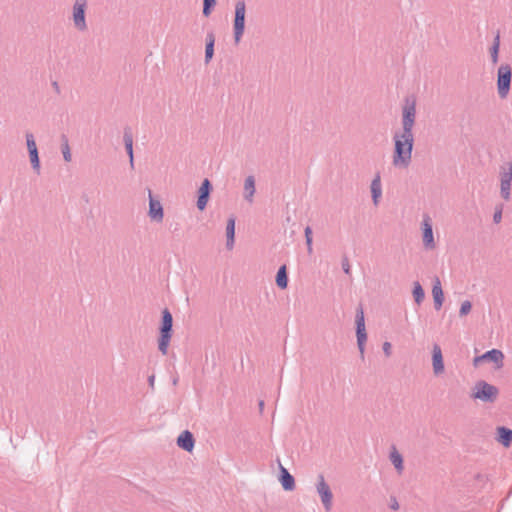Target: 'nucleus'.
Wrapping results in <instances>:
<instances>
[{"label":"nucleus","mask_w":512,"mask_h":512,"mask_svg":"<svg viewBox=\"0 0 512 512\" xmlns=\"http://www.w3.org/2000/svg\"><path fill=\"white\" fill-rule=\"evenodd\" d=\"M276 284L281 289H285L288 286V275L285 265L281 266L277 271Z\"/></svg>","instance_id":"25"},{"label":"nucleus","mask_w":512,"mask_h":512,"mask_svg":"<svg viewBox=\"0 0 512 512\" xmlns=\"http://www.w3.org/2000/svg\"><path fill=\"white\" fill-rule=\"evenodd\" d=\"M52 85H53V87L55 88V90H56L57 92H59V85H58V83H57L56 81H54V82L52 83Z\"/></svg>","instance_id":"41"},{"label":"nucleus","mask_w":512,"mask_h":512,"mask_svg":"<svg viewBox=\"0 0 512 512\" xmlns=\"http://www.w3.org/2000/svg\"><path fill=\"white\" fill-rule=\"evenodd\" d=\"M499 389L484 381H477L472 389L471 398L478 399L484 403H493L496 401Z\"/></svg>","instance_id":"3"},{"label":"nucleus","mask_w":512,"mask_h":512,"mask_svg":"<svg viewBox=\"0 0 512 512\" xmlns=\"http://www.w3.org/2000/svg\"><path fill=\"white\" fill-rule=\"evenodd\" d=\"M416 121V99L408 96L402 107V130L393 136L394 152L392 163L395 167L407 168L412 159L414 145L413 127Z\"/></svg>","instance_id":"1"},{"label":"nucleus","mask_w":512,"mask_h":512,"mask_svg":"<svg viewBox=\"0 0 512 512\" xmlns=\"http://www.w3.org/2000/svg\"><path fill=\"white\" fill-rule=\"evenodd\" d=\"M305 240H306V245H307V252H308V254H312V252H313L312 238H305Z\"/></svg>","instance_id":"37"},{"label":"nucleus","mask_w":512,"mask_h":512,"mask_svg":"<svg viewBox=\"0 0 512 512\" xmlns=\"http://www.w3.org/2000/svg\"><path fill=\"white\" fill-rule=\"evenodd\" d=\"M88 0H75L72 6V21L75 29L79 32H85L88 29L86 21V10Z\"/></svg>","instance_id":"6"},{"label":"nucleus","mask_w":512,"mask_h":512,"mask_svg":"<svg viewBox=\"0 0 512 512\" xmlns=\"http://www.w3.org/2000/svg\"><path fill=\"white\" fill-rule=\"evenodd\" d=\"M211 191V182L208 179H204L198 190L197 208L200 211H203L206 208Z\"/></svg>","instance_id":"10"},{"label":"nucleus","mask_w":512,"mask_h":512,"mask_svg":"<svg viewBox=\"0 0 512 512\" xmlns=\"http://www.w3.org/2000/svg\"><path fill=\"white\" fill-rule=\"evenodd\" d=\"M499 48H500V35L497 34L494 37L493 44H492V46L490 47V50H489L491 62L494 65L497 64V62L499 60Z\"/></svg>","instance_id":"26"},{"label":"nucleus","mask_w":512,"mask_h":512,"mask_svg":"<svg viewBox=\"0 0 512 512\" xmlns=\"http://www.w3.org/2000/svg\"><path fill=\"white\" fill-rule=\"evenodd\" d=\"M502 212H503V207L502 205H499L495 208V212L493 214V222L495 224H499L502 220Z\"/></svg>","instance_id":"34"},{"label":"nucleus","mask_w":512,"mask_h":512,"mask_svg":"<svg viewBox=\"0 0 512 512\" xmlns=\"http://www.w3.org/2000/svg\"><path fill=\"white\" fill-rule=\"evenodd\" d=\"M512 68L509 64H501L497 71V91L501 99H505L511 87Z\"/></svg>","instance_id":"4"},{"label":"nucleus","mask_w":512,"mask_h":512,"mask_svg":"<svg viewBox=\"0 0 512 512\" xmlns=\"http://www.w3.org/2000/svg\"><path fill=\"white\" fill-rule=\"evenodd\" d=\"M356 337L357 346L360 352V357L363 360L365 355V344L367 341V333L365 328V319L363 309L360 307L356 312Z\"/></svg>","instance_id":"7"},{"label":"nucleus","mask_w":512,"mask_h":512,"mask_svg":"<svg viewBox=\"0 0 512 512\" xmlns=\"http://www.w3.org/2000/svg\"><path fill=\"white\" fill-rule=\"evenodd\" d=\"M214 43L215 37L213 33H208L206 38V47H205V62L209 63L214 55Z\"/></svg>","instance_id":"24"},{"label":"nucleus","mask_w":512,"mask_h":512,"mask_svg":"<svg viewBox=\"0 0 512 512\" xmlns=\"http://www.w3.org/2000/svg\"><path fill=\"white\" fill-rule=\"evenodd\" d=\"M316 491L321 498L324 509L329 512L332 508L333 494L322 474H319L317 477Z\"/></svg>","instance_id":"8"},{"label":"nucleus","mask_w":512,"mask_h":512,"mask_svg":"<svg viewBox=\"0 0 512 512\" xmlns=\"http://www.w3.org/2000/svg\"><path fill=\"white\" fill-rule=\"evenodd\" d=\"M173 317L168 309L162 311V321L160 326V337L158 340V349L166 355L169 343L172 337Z\"/></svg>","instance_id":"2"},{"label":"nucleus","mask_w":512,"mask_h":512,"mask_svg":"<svg viewBox=\"0 0 512 512\" xmlns=\"http://www.w3.org/2000/svg\"><path fill=\"white\" fill-rule=\"evenodd\" d=\"M235 243V217L231 216L227 220L226 224V247L228 250H232Z\"/></svg>","instance_id":"17"},{"label":"nucleus","mask_w":512,"mask_h":512,"mask_svg":"<svg viewBox=\"0 0 512 512\" xmlns=\"http://www.w3.org/2000/svg\"><path fill=\"white\" fill-rule=\"evenodd\" d=\"M389 459L394 465L395 469L399 474L403 472L404 465H403V457L402 455L396 450L395 447H393L392 451L390 452Z\"/></svg>","instance_id":"23"},{"label":"nucleus","mask_w":512,"mask_h":512,"mask_svg":"<svg viewBox=\"0 0 512 512\" xmlns=\"http://www.w3.org/2000/svg\"><path fill=\"white\" fill-rule=\"evenodd\" d=\"M500 182H512V161L508 160L500 165Z\"/></svg>","instance_id":"22"},{"label":"nucleus","mask_w":512,"mask_h":512,"mask_svg":"<svg viewBox=\"0 0 512 512\" xmlns=\"http://www.w3.org/2000/svg\"><path fill=\"white\" fill-rule=\"evenodd\" d=\"M370 189L373 203L374 205H378L379 199L382 196L381 177L379 173H377L371 181Z\"/></svg>","instance_id":"18"},{"label":"nucleus","mask_w":512,"mask_h":512,"mask_svg":"<svg viewBox=\"0 0 512 512\" xmlns=\"http://www.w3.org/2000/svg\"><path fill=\"white\" fill-rule=\"evenodd\" d=\"M412 293L417 304H420L424 300L425 293L418 281L414 282Z\"/></svg>","instance_id":"27"},{"label":"nucleus","mask_w":512,"mask_h":512,"mask_svg":"<svg viewBox=\"0 0 512 512\" xmlns=\"http://www.w3.org/2000/svg\"><path fill=\"white\" fill-rule=\"evenodd\" d=\"M391 343L390 342H384L383 345H382V349H383V352L385 354L386 357H389L391 355Z\"/></svg>","instance_id":"36"},{"label":"nucleus","mask_w":512,"mask_h":512,"mask_svg":"<svg viewBox=\"0 0 512 512\" xmlns=\"http://www.w3.org/2000/svg\"><path fill=\"white\" fill-rule=\"evenodd\" d=\"M391 508L393 510H397L399 508V504L398 502L396 501V499L393 500V503L391 504Z\"/></svg>","instance_id":"40"},{"label":"nucleus","mask_w":512,"mask_h":512,"mask_svg":"<svg viewBox=\"0 0 512 512\" xmlns=\"http://www.w3.org/2000/svg\"><path fill=\"white\" fill-rule=\"evenodd\" d=\"M471 309H472L471 302L468 301V300H465L461 304V307H460V310H459V316L460 317H464V316L468 315L470 313Z\"/></svg>","instance_id":"33"},{"label":"nucleus","mask_w":512,"mask_h":512,"mask_svg":"<svg viewBox=\"0 0 512 512\" xmlns=\"http://www.w3.org/2000/svg\"><path fill=\"white\" fill-rule=\"evenodd\" d=\"M63 140H64V142L61 147L63 158L66 162H70L72 159V155H71L69 143L65 136H63Z\"/></svg>","instance_id":"28"},{"label":"nucleus","mask_w":512,"mask_h":512,"mask_svg":"<svg viewBox=\"0 0 512 512\" xmlns=\"http://www.w3.org/2000/svg\"><path fill=\"white\" fill-rule=\"evenodd\" d=\"M497 440L504 447H509L512 443V430L504 426L497 428Z\"/></svg>","instance_id":"21"},{"label":"nucleus","mask_w":512,"mask_h":512,"mask_svg":"<svg viewBox=\"0 0 512 512\" xmlns=\"http://www.w3.org/2000/svg\"><path fill=\"white\" fill-rule=\"evenodd\" d=\"M279 481L286 491H292L295 489V479L294 477L289 473V471L284 468L282 465H280V477Z\"/></svg>","instance_id":"15"},{"label":"nucleus","mask_w":512,"mask_h":512,"mask_svg":"<svg viewBox=\"0 0 512 512\" xmlns=\"http://www.w3.org/2000/svg\"><path fill=\"white\" fill-rule=\"evenodd\" d=\"M154 382H155V375L153 374V375H150V376L148 377V383H149V386H150L152 389H154Z\"/></svg>","instance_id":"39"},{"label":"nucleus","mask_w":512,"mask_h":512,"mask_svg":"<svg viewBox=\"0 0 512 512\" xmlns=\"http://www.w3.org/2000/svg\"><path fill=\"white\" fill-rule=\"evenodd\" d=\"M149 217L156 221L161 222L164 217L163 207L160 201L153 198L151 191H149Z\"/></svg>","instance_id":"12"},{"label":"nucleus","mask_w":512,"mask_h":512,"mask_svg":"<svg viewBox=\"0 0 512 512\" xmlns=\"http://www.w3.org/2000/svg\"><path fill=\"white\" fill-rule=\"evenodd\" d=\"M432 365L435 375L442 374L444 372V362L442 350L438 344L433 345L432 349Z\"/></svg>","instance_id":"13"},{"label":"nucleus","mask_w":512,"mask_h":512,"mask_svg":"<svg viewBox=\"0 0 512 512\" xmlns=\"http://www.w3.org/2000/svg\"><path fill=\"white\" fill-rule=\"evenodd\" d=\"M432 295H433V300H434V308L436 310H440L443 305L444 294H443L440 280L438 278H436L435 283L433 285Z\"/></svg>","instance_id":"19"},{"label":"nucleus","mask_w":512,"mask_h":512,"mask_svg":"<svg viewBox=\"0 0 512 512\" xmlns=\"http://www.w3.org/2000/svg\"><path fill=\"white\" fill-rule=\"evenodd\" d=\"M243 197L244 199L252 203L254 194H255V177L253 175H249L244 180V187H243Z\"/></svg>","instance_id":"16"},{"label":"nucleus","mask_w":512,"mask_h":512,"mask_svg":"<svg viewBox=\"0 0 512 512\" xmlns=\"http://www.w3.org/2000/svg\"><path fill=\"white\" fill-rule=\"evenodd\" d=\"M245 14L246 4L244 0H239L235 4V14L233 20L234 42L238 44L245 32Z\"/></svg>","instance_id":"5"},{"label":"nucleus","mask_w":512,"mask_h":512,"mask_svg":"<svg viewBox=\"0 0 512 512\" xmlns=\"http://www.w3.org/2000/svg\"><path fill=\"white\" fill-rule=\"evenodd\" d=\"M305 238H312V229L310 226H307L304 230Z\"/></svg>","instance_id":"38"},{"label":"nucleus","mask_w":512,"mask_h":512,"mask_svg":"<svg viewBox=\"0 0 512 512\" xmlns=\"http://www.w3.org/2000/svg\"><path fill=\"white\" fill-rule=\"evenodd\" d=\"M504 354L502 351L498 349H492L485 352L483 355L474 358V365H477L480 361H490L494 362L497 368H501L503 366Z\"/></svg>","instance_id":"11"},{"label":"nucleus","mask_w":512,"mask_h":512,"mask_svg":"<svg viewBox=\"0 0 512 512\" xmlns=\"http://www.w3.org/2000/svg\"><path fill=\"white\" fill-rule=\"evenodd\" d=\"M342 269L344 271L345 274H350V271H351V266L349 264V260L347 257H345L343 260H342Z\"/></svg>","instance_id":"35"},{"label":"nucleus","mask_w":512,"mask_h":512,"mask_svg":"<svg viewBox=\"0 0 512 512\" xmlns=\"http://www.w3.org/2000/svg\"><path fill=\"white\" fill-rule=\"evenodd\" d=\"M30 162L33 167V169L37 172L40 170V160L38 155V150L34 152H29Z\"/></svg>","instance_id":"30"},{"label":"nucleus","mask_w":512,"mask_h":512,"mask_svg":"<svg viewBox=\"0 0 512 512\" xmlns=\"http://www.w3.org/2000/svg\"><path fill=\"white\" fill-rule=\"evenodd\" d=\"M423 244L426 249H434L435 241L433 237V227L429 216H424L422 221Z\"/></svg>","instance_id":"9"},{"label":"nucleus","mask_w":512,"mask_h":512,"mask_svg":"<svg viewBox=\"0 0 512 512\" xmlns=\"http://www.w3.org/2000/svg\"><path fill=\"white\" fill-rule=\"evenodd\" d=\"M216 5V0H203V15L208 17L214 6Z\"/></svg>","instance_id":"31"},{"label":"nucleus","mask_w":512,"mask_h":512,"mask_svg":"<svg viewBox=\"0 0 512 512\" xmlns=\"http://www.w3.org/2000/svg\"><path fill=\"white\" fill-rule=\"evenodd\" d=\"M26 144L28 152H34L38 150L32 133H26Z\"/></svg>","instance_id":"32"},{"label":"nucleus","mask_w":512,"mask_h":512,"mask_svg":"<svg viewBox=\"0 0 512 512\" xmlns=\"http://www.w3.org/2000/svg\"><path fill=\"white\" fill-rule=\"evenodd\" d=\"M512 182H500V193L504 200L510 199V189Z\"/></svg>","instance_id":"29"},{"label":"nucleus","mask_w":512,"mask_h":512,"mask_svg":"<svg viewBox=\"0 0 512 512\" xmlns=\"http://www.w3.org/2000/svg\"><path fill=\"white\" fill-rule=\"evenodd\" d=\"M263 407H264V401L260 400L259 401V408H260L261 411L263 410Z\"/></svg>","instance_id":"42"},{"label":"nucleus","mask_w":512,"mask_h":512,"mask_svg":"<svg viewBox=\"0 0 512 512\" xmlns=\"http://www.w3.org/2000/svg\"><path fill=\"white\" fill-rule=\"evenodd\" d=\"M123 141L125 145V150L129 156V163L131 168H134V155H133V136L129 129H125L123 135Z\"/></svg>","instance_id":"20"},{"label":"nucleus","mask_w":512,"mask_h":512,"mask_svg":"<svg viewBox=\"0 0 512 512\" xmlns=\"http://www.w3.org/2000/svg\"><path fill=\"white\" fill-rule=\"evenodd\" d=\"M177 445L181 449L191 452L195 445L193 434L188 430L183 431L177 438Z\"/></svg>","instance_id":"14"}]
</instances>
